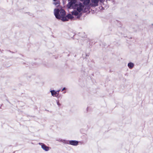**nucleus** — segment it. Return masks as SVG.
Masks as SVG:
<instances>
[{
	"label": "nucleus",
	"mask_w": 153,
	"mask_h": 153,
	"mask_svg": "<svg viewBox=\"0 0 153 153\" xmlns=\"http://www.w3.org/2000/svg\"><path fill=\"white\" fill-rule=\"evenodd\" d=\"M99 0H91V3L90 6L92 7H96L98 5Z\"/></svg>",
	"instance_id": "nucleus-3"
},
{
	"label": "nucleus",
	"mask_w": 153,
	"mask_h": 153,
	"mask_svg": "<svg viewBox=\"0 0 153 153\" xmlns=\"http://www.w3.org/2000/svg\"><path fill=\"white\" fill-rule=\"evenodd\" d=\"M72 15H74L77 16V18H79L81 16V14H79L78 12H77V10H74L72 11L71 13Z\"/></svg>",
	"instance_id": "nucleus-5"
},
{
	"label": "nucleus",
	"mask_w": 153,
	"mask_h": 153,
	"mask_svg": "<svg viewBox=\"0 0 153 153\" xmlns=\"http://www.w3.org/2000/svg\"><path fill=\"white\" fill-rule=\"evenodd\" d=\"M84 4L85 5H88L90 3V0H84Z\"/></svg>",
	"instance_id": "nucleus-10"
},
{
	"label": "nucleus",
	"mask_w": 153,
	"mask_h": 153,
	"mask_svg": "<svg viewBox=\"0 0 153 153\" xmlns=\"http://www.w3.org/2000/svg\"><path fill=\"white\" fill-rule=\"evenodd\" d=\"M128 66L129 68L131 69L134 66V64L130 62L128 63Z\"/></svg>",
	"instance_id": "nucleus-9"
},
{
	"label": "nucleus",
	"mask_w": 153,
	"mask_h": 153,
	"mask_svg": "<svg viewBox=\"0 0 153 153\" xmlns=\"http://www.w3.org/2000/svg\"><path fill=\"white\" fill-rule=\"evenodd\" d=\"M64 90H65V88H64L62 90V91H63Z\"/></svg>",
	"instance_id": "nucleus-12"
},
{
	"label": "nucleus",
	"mask_w": 153,
	"mask_h": 153,
	"mask_svg": "<svg viewBox=\"0 0 153 153\" xmlns=\"http://www.w3.org/2000/svg\"><path fill=\"white\" fill-rule=\"evenodd\" d=\"M102 0H100V1H102Z\"/></svg>",
	"instance_id": "nucleus-14"
},
{
	"label": "nucleus",
	"mask_w": 153,
	"mask_h": 153,
	"mask_svg": "<svg viewBox=\"0 0 153 153\" xmlns=\"http://www.w3.org/2000/svg\"><path fill=\"white\" fill-rule=\"evenodd\" d=\"M39 144L41 146L42 149L45 151H47L49 150V147L47 146L44 144L42 143H39Z\"/></svg>",
	"instance_id": "nucleus-4"
},
{
	"label": "nucleus",
	"mask_w": 153,
	"mask_h": 153,
	"mask_svg": "<svg viewBox=\"0 0 153 153\" xmlns=\"http://www.w3.org/2000/svg\"><path fill=\"white\" fill-rule=\"evenodd\" d=\"M51 92L52 96H53L57 97L58 95V93L54 90H51Z\"/></svg>",
	"instance_id": "nucleus-8"
},
{
	"label": "nucleus",
	"mask_w": 153,
	"mask_h": 153,
	"mask_svg": "<svg viewBox=\"0 0 153 153\" xmlns=\"http://www.w3.org/2000/svg\"><path fill=\"white\" fill-rule=\"evenodd\" d=\"M80 0L82 1H83L84 0Z\"/></svg>",
	"instance_id": "nucleus-13"
},
{
	"label": "nucleus",
	"mask_w": 153,
	"mask_h": 153,
	"mask_svg": "<svg viewBox=\"0 0 153 153\" xmlns=\"http://www.w3.org/2000/svg\"><path fill=\"white\" fill-rule=\"evenodd\" d=\"M65 17H66V20L65 21H68V19H72L74 18V17L72 15H71L70 14H69L67 15L66 16H65Z\"/></svg>",
	"instance_id": "nucleus-7"
},
{
	"label": "nucleus",
	"mask_w": 153,
	"mask_h": 153,
	"mask_svg": "<svg viewBox=\"0 0 153 153\" xmlns=\"http://www.w3.org/2000/svg\"><path fill=\"white\" fill-rule=\"evenodd\" d=\"M75 8L78 12H81L83 10L84 12H86L89 10V7L88 6H84L82 3L79 4H76L75 5Z\"/></svg>",
	"instance_id": "nucleus-2"
},
{
	"label": "nucleus",
	"mask_w": 153,
	"mask_h": 153,
	"mask_svg": "<svg viewBox=\"0 0 153 153\" xmlns=\"http://www.w3.org/2000/svg\"><path fill=\"white\" fill-rule=\"evenodd\" d=\"M54 15L58 19H61L62 21L66 20V17H65V12L64 10L58 9H55L54 10Z\"/></svg>",
	"instance_id": "nucleus-1"
},
{
	"label": "nucleus",
	"mask_w": 153,
	"mask_h": 153,
	"mask_svg": "<svg viewBox=\"0 0 153 153\" xmlns=\"http://www.w3.org/2000/svg\"><path fill=\"white\" fill-rule=\"evenodd\" d=\"M78 142L76 140H70L69 141V144L71 145L76 146L78 144Z\"/></svg>",
	"instance_id": "nucleus-6"
},
{
	"label": "nucleus",
	"mask_w": 153,
	"mask_h": 153,
	"mask_svg": "<svg viewBox=\"0 0 153 153\" xmlns=\"http://www.w3.org/2000/svg\"><path fill=\"white\" fill-rule=\"evenodd\" d=\"M54 4L55 5H57L58 4H59V3L57 2H54Z\"/></svg>",
	"instance_id": "nucleus-11"
}]
</instances>
